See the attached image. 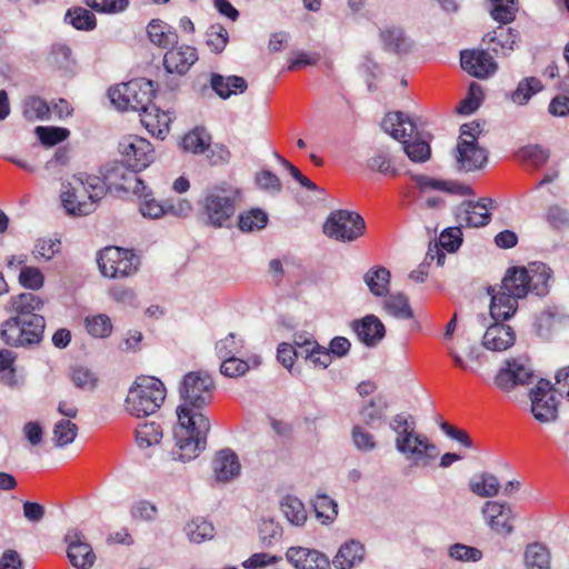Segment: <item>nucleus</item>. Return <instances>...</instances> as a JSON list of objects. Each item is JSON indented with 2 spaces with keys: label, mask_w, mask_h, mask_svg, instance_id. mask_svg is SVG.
<instances>
[{
  "label": "nucleus",
  "mask_w": 569,
  "mask_h": 569,
  "mask_svg": "<svg viewBox=\"0 0 569 569\" xmlns=\"http://www.w3.org/2000/svg\"><path fill=\"white\" fill-rule=\"evenodd\" d=\"M66 19L78 30H92L97 26L94 14L86 8L74 7L67 11Z\"/></svg>",
  "instance_id": "obj_47"
},
{
  "label": "nucleus",
  "mask_w": 569,
  "mask_h": 569,
  "mask_svg": "<svg viewBox=\"0 0 569 569\" xmlns=\"http://www.w3.org/2000/svg\"><path fill=\"white\" fill-rule=\"evenodd\" d=\"M147 33L150 41L160 48L169 50L172 46L178 44L179 36L176 29L159 19L150 21Z\"/></svg>",
  "instance_id": "obj_30"
},
{
  "label": "nucleus",
  "mask_w": 569,
  "mask_h": 569,
  "mask_svg": "<svg viewBox=\"0 0 569 569\" xmlns=\"http://www.w3.org/2000/svg\"><path fill=\"white\" fill-rule=\"evenodd\" d=\"M415 181L420 190H441L453 194L470 196L473 190L468 184H460L455 181L437 180L427 176H416Z\"/></svg>",
  "instance_id": "obj_33"
},
{
  "label": "nucleus",
  "mask_w": 569,
  "mask_h": 569,
  "mask_svg": "<svg viewBox=\"0 0 569 569\" xmlns=\"http://www.w3.org/2000/svg\"><path fill=\"white\" fill-rule=\"evenodd\" d=\"M19 284L24 289L40 290L44 284V276L37 267H22L18 277Z\"/></svg>",
  "instance_id": "obj_56"
},
{
  "label": "nucleus",
  "mask_w": 569,
  "mask_h": 569,
  "mask_svg": "<svg viewBox=\"0 0 569 569\" xmlns=\"http://www.w3.org/2000/svg\"><path fill=\"white\" fill-rule=\"evenodd\" d=\"M108 94L119 110L141 112L154 98L156 89L151 80L136 79L110 88Z\"/></svg>",
  "instance_id": "obj_8"
},
{
  "label": "nucleus",
  "mask_w": 569,
  "mask_h": 569,
  "mask_svg": "<svg viewBox=\"0 0 569 569\" xmlns=\"http://www.w3.org/2000/svg\"><path fill=\"white\" fill-rule=\"evenodd\" d=\"M49 114L50 108L43 99L31 97L24 101L23 116L27 120H44Z\"/></svg>",
  "instance_id": "obj_55"
},
{
  "label": "nucleus",
  "mask_w": 569,
  "mask_h": 569,
  "mask_svg": "<svg viewBox=\"0 0 569 569\" xmlns=\"http://www.w3.org/2000/svg\"><path fill=\"white\" fill-rule=\"evenodd\" d=\"M258 531L261 542L267 547L276 545L282 538L281 526L272 519H262Z\"/></svg>",
  "instance_id": "obj_53"
},
{
  "label": "nucleus",
  "mask_w": 569,
  "mask_h": 569,
  "mask_svg": "<svg viewBox=\"0 0 569 569\" xmlns=\"http://www.w3.org/2000/svg\"><path fill=\"white\" fill-rule=\"evenodd\" d=\"M559 322L560 316L558 313L550 310H545L540 312L536 319V332L540 337H548L556 329Z\"/></svg>",
  "instance_id": "obj_60"
},
{
  "label": "nucleus",
  "mask_w": 569,
  "mask_h": 569,
  "mask_svg": "<svg viewBox=\"0 0 569 569\" xmlns=\"http://www.w3.org/2000/svg\"><path fill=\"white\" fill-rule=\"evenodd\" d=\"M140 121L152 136L164 139L170 130V112L160 110L152 101L140 112Z\"/></svg>",
  "instance_id": "obj_25"
},
{
  "label": "nucleus",
  "mask_w": 569,
  "mask_h": 569,
  "mask_svg": "<svg viewBox=\"0 0 569 569\" xmlns=\"http://www.w3.org/2000/svg\"><path fill=\"white\" fill-rule=\"evenodd\" d=\"M242 190L228 182H220L206 190L200 202V216L206 226L229 228L242 201Z\"/></svg>",
  "instance_id": "obj_3"
},
{
  "label": "nucleus",
  "mask_w": 569,
  "mask_h": 569,
  "mask_svg": "<svg viewBox=\"0 0 569 569\" xmlns=\"http://www.w3.org/2000/svg\"><path fill=\"white\" fill-rule=\"evenodd\" d=\"M380 38L388 51L397 53L407 52L411 47L410 42L405 37V33L400 28H389L382 30Z\"/></svg>",
  "instance_id": "obj_42"
},
{
  "label": "nucleus",
  "mask_w": 569,
  "mask_h": 569,
  "mask_svg": "<svg viewBox=\"0 0 569 569\" xmlns=\"http://www.w3.org/2000/svg\"><path fill=\"white\" fill-rule=\"evenodd\" d=\"M71 380L74 386L80 389H93L98 382L96 375L84 367L73 368L71 371Z\"/></svg>",
  "instance_id": "obj_63"
},
{
  "label": "nucleus",
  "mask_w": 569,
  "mask_h": 569,
  "mask_svg": "<svg viewBox=\"0 0 569 569\" xmlns=\"http://www.w3.org/2000/svg\"><path fill=\"white\" fill-rule=\"evenodd\" d=\"M552 270L543 262H532L526 267L507 269L498 291L488 287L490 295L489 312L493 320L511 319L518 308L519 300L529 293L546 297L550 291Z\"/></svg>",
  "instance_id": "obj_2"
},
{
  "label": "nucleus",
  "mask_w": 569,
  "mask_h": 569,
  "mask_svg": "<svg viewBox=\"0 0 569 569\" xmlns=\"http://www.w3.org/2000/svg\"><path fill=\"white\" fill-rule=\"evenodd\" d=\"M68 542V558L71 565L77 569H90L94 561L96 555L91 546L81 541L80 533L69 532L66 537Z\"/></svg>",
  "instance_id": "obj_24"
},
{
  "label": "nucleus",
  "mask_w": 569,
  "mask_h": 569,
  "mask_svg": "<svg viewBox=\"0 0 569 569\" xmlns=\"http://www.w3.org/2000/svg\"><path fill=\"white\" fill-rule=\"evenodd\" d=\"M461 68L470 76L486 79L497 71V63L486 50H462L460 52Z\"/></svg>",
  "instance_id": "obj_18"
},
{
  "label": "nucleus",
  "mask_w": 569,
  "mask_h": 569,
  "mask_svg": "<svg viewBox=\"0 0 569 569\" xmlns=\"http://www.w3.org/2000/svg\"><path fill=\"white\" fill-rule=\"evenodd\" d=\"M13 315L9 319L36 321L44 318L39 312L44 308V299L32 292L12 296L9 300Z\"/></svg>",
  "instance_id": "obj_21"
},
{
  "label": "nucleus",
  "mask_w": 569,
  "mask_h": 569,
  "mask_svg": "<svg viewBox=\"0 0 569 569\" xmlns=\"http://www.w3.org/2000/svg\"><path fill=\"white\" fill-rule=\"evenodd\" d=\"M525 565L527 569H550V552L539 542L530 543L525 551Z\"/></svg>",
  "instance_id": "obj_36"
},
{
  "label": "nucleus",
  "mask_w": 569,
  "mask_h": 569,
  "mask_svg": "<svg viewBox=\"0 0 569 569\" xmlns=\"http://www.w3.org/2000/svg\"><path fill=\"white\" fill-rule=\"evenodd\" d=\"M281 510L287 520L295 526H302L307 520V511L301 500L287 496L281 502Z\"/></svg>",
  "instance_id": "obj_40"
},
{
  "label": "nucleus",
  "mask_w": 569,
  "mask_h": 569,
  "mask_svg": "<svg viewBox=\"0 0 569 569\" xmlns=\"http://www.w3.org/2000/svg\"><path fill=\"white\" fill-rule=\"evenodd\" d=\"M240 462L230 449L218 451L212 460V469L218 481L227 482L240 473Z\"/></svg>",
  "instance_id": "obj_27"
},
{
  "label": "nucleus",
  "mask_w": 569,
  "mask_h": 569,
  "mask_svg": "<svg viewBox=\"0 0 569 569\" xmlns=\"http://www.w3.org/2000/svg\"><path fill=\"white\" fill-rule=\"evenodd\" d=\"M546 220L553 229L569 226V211L558 204L550 206L546 211Z\"/></svg>",
  "instance_id": "obj_64"
},
{
  "label": "nucleus",
  "mask_w": 569,
  "mask_h": 569,
  "mask_svg": "<svg viewBox=\"0 0 569 569\" xmlns=\"http://www.w3.org/2000/svg\"><path fill=\"white\" fill-rule=\"evenodd\" d=\"M368 168L382 174L393 176L397 173V170L393 168L391 162L390 152L386 149L377 150V152L369 158Z\"/></svg>",
  "instance_id": "obj_57"
},
{
  "label": "nucleus",
  "mask_w": 569,
  "mask_h": 569,
  "mask_svg": "<svg viewBox=\"0 0 569 569\" xmlns=\"http://www.w3.org/2000/svg\"><path fill=\"white\" fill-rule=\"evenodd\" d=\"M542 83L535 77L522 79L511 93V100L517 104H525L537 92L542 90Z\"/></svg>",
  "instance_id": "obj_46"
},
{
  "label": "nucleus",
  "mask_w": 569,
  "mask_h": 569,
  "mask_svg": "<svg viewBox=\"0 0 569 569\" xmlns=\"http://www.w3.org/2000/svg\"><path fill=\"white\" fill-rule=\"evenodd\" d=\"M50 63L57 68H68L72 62V51L64 43H57L51 47L49 54Z\"/></svg>",
  "instance_id": "obj_62"
},
{
  "label": "nucleus",
  "mask_w": 569,
  "mask_h": 569,
  "mask_svg": "<svg viewBox=\"0 0 569 569\" xmlns=\"http://www.w3.org/2000/svg\"><path fill=\"white\" fill-rule=\"evenodd\" d=\"M140 199L139 211L144 218L159 219L166 216V201H158L148 188L136 194Z\"/></svg>",
  "instance_id": "obj_37"
},
{
  "label": "nucleus",
  "mask_w": 569,
  "mask_h": 569,
  "mask_svg": "<svg viewBox=\"0 0 569 569\" xmlns=\"http://www.w3.org/2000/svg\"><path fill=\"white\" fill-rule=\"evenodd\" d=\"M390 271L381 266L370 268L363 276L369 291L376 297H385L389 292Z\"/></svg>",
  "instance_id": "obj_34"
},
{
  "label": "nucleus",
  "mask_w": 569,
  "mask_h": 569,
  "mask_svg": "<svg viewBox=\"0 0 569 569\" xmlns=\"http://www.w3.org/2000/svg\"><path fill=\"white\" fill-rule=\"evenodd\" d=\"M36 134L39 141L46 147H53L62 141H64L70 131L66 128L60 127H37Z\"/></svg>",
  "instance_id": "obj_52"
},
{
  "label": "nucleus",
  "mask_w": 569,
  "mask_h": 569,
  "mask_svg": "<svg viewBox=\"0 0 569 569\" xmlns=\"http://www.w3.org/2000/svg\"><path fill=\"white\" fill-rule=\"evenodd\" d=\"M158 508L148 500H139L130 507V516L137 522H150L157 518Z\"/></svg>",
  "instance_id": "obj_59"
},
{
  "label": "nucleus",
  "mask_w": 569,
  "mask_h": 569,
  "mask_svg": "<svg viewBox=\"0 0 569 569\" xmlns=\"http://www.w3.org/2000/svg\"><path fill=\"white\" fill-rule=\"evenodd\" d=\"M286 558L297 569H331L329 559L313 549L291 547Z\"/></svg>",
  "instance_id": "obj_22"
},
{
  "label": "nucleus",
  "mask_w": 569,
  "mask_h": 569,
  "mask_svg": "<svg viewBox=\"0 0 569 569\" xmlns=\"http://www.w3.org/2000/svg\"><path fill=\"white\" fill-rule=\"evenodd\" d=\"M388 409V401L383 397L371 399L361 410L360 416L365 425L371 427L383 420Z\"/></svg>",
  "instance_id": "obj_41"
},
{
  "label": "nucleus",
  "mask_w": 569,
  "mask_h": 569,
  "mask_svg": "<svg viewBox=\"0 0 569 569\" xmlns=\"http://www.w3.org/2000/svg\"><path fill=\"white\" fill-rule=\"evenodd\" d=\"M363 558V545L359 541L350 540L339 548L332 563L338 569H350L362 562Z\"/></svg>",
  "instance_id": "obj_31"
},
{
  "label": "nucleus",
  "mask_w": 569,
  "mask_h": 569,
  "mask_svg": "<svg viewBox=\"0 0 569 569\" xmlns=\"http://www.w3.org/2000/svg\"><path fill=\"white\" fill-rule=\"evenodd\" d=\"M210 86L212 90L223 100L232 94L243 93L248 89L244 78L239 76L223 77L219 73H211Z\"/></svg>",
  "instance_id": "obj_28"
},
{
  "label": "nucleus",
  "mask_w": 569,
  "mask_h": 569,
  "mask_svg": "<svg viewBox=\"0 0 569 569\" xmlns=\"http://www.w3.org/2000/svg\"><path fill=\"white\" fill-rule=\"evenodd\" d=\"M351 437L353 445L360 451H372L377 447L376 439L372 433L365 430L361 426L356 425L352 428Z\"/></svg>",
  "instance_id": "obj_61"
},
{
  "label": "nucleus",
  "mask_w": 569,
  "mask_h": 569,
  "mask_svg": "<svg viewBox=\"0 0 569 569\" xmlns=\"http://www.w3.org/2000/svg\"><path fill=\"white\" fill-rule=\"evenodd\" d=\"M162 438V429L156 422H144L136 429V441L139 448L146 449L158 445Z\"/></svg>",
  "instance_id": "obj_39"
},
{
  "label": "nucleus",
  "mask_w": 569,
  "mask_h": 569,
  "mask_svg": "<svg viewBox=\"0 0 569 569\" xmlns=\"http://www.w3.org/2000/svg\"><path fill=\"white\" fill-rule=\"evenodd\" d=\"M44 329V318H37L36 321L7 319L1 323L0 338L13 348H32L42 341Z\"/></svg>",
  "instance_id": "obj_9"
},
{
  "label": "nucleus",
  "mask_w": 569,
  "mask_h": 569,
  "mask_svg": "<svg viewBox=\"0 0 569 569\" xmlns=\"http://www.w3.org/2000/svg\"><path fill=\"white\" fill-rule=\"evenodd\" d=\"M385 309L388 313L398 319L413 318V311L409 305V299L403 293L389 296L385 301Z\"/></svg>",
  "instance_id": "obj_45"
},
{
  "label": "nucleus",
  "mask_w": 569,
  "mask_h": 569,
  "mask_svg": "<svg viewBox=\"0 0 569 569\" xmlns=\"http://www.w3.org/2000/svg\"><path fill=\"white\" fill-rule=\"evenodd\" d=\"M214 382L206 371L188 372L179 386L183 401L177 408L178 428L174 431L177 455L181 461H190L204 450L210 431V420L200 409L212 400Z\"/></svg>",
  "instance_id": "obj_1"
},
{
  "label": "nucleus",
  "mask_w": 569,
  "mask_h": 569,
  "mask_svg": "<svg viewBox=\"0 0 569 569\" xmlns=\"http://www.w3.org/2000/svg\"><path fill=\"white\" fill-rule=\"evenodd\" d=\"M186 532L192 542L200 543L213 537L214 528L211 522L196 518L187 523Z\"/></svg>",
  "instance_id": "obj_48"
},
{
  "label": "nucleus",
  "mask_w": 569,
  "mask_h": 569,
  "mask_svg": "<svg viewBox=\"0 0 569 569\" xmlns=\"http://www.w3.org/2000/svg\"><path fill=\"white\" fill-rule=\"evenodd\" d=\"M166 399V388L163 383L150 376L137 378L133 386L129 389L126 398L127 411L136 416L147 417L154 413Z\"/></svg>",
  "instance_id": "obj_7"
},
{
  "label": "nucleus",
  "mask_w": 569,
  "mask_h": 569,
  "mask_svg": "<svg viewBox=\"0 0 569 569\" xmlns=\"http://www.w3.org/2000/svg\"><path fill=\"white\" fill-rule=\"evenodd\" d=\"M103 196L104 187L101 177L79 173L63 186L61 201L70 214L86 216L94 211Z\"/></svg>",
  "instance_id": "obj_4"
},
{
  "label": "nucleus",
  "mask_w": 569,
  "mask_h": 569,
  "mask_svg": "<svg viewBox=\"0 0 569 569\" xmlns=\"http://www.w3.org/2000/svg\"><path fill=\"white\" fill-rule=\"evenodd\" d=\"M390 428L397 433L396 448L402 455L412 456L417 463L427 466L438 457L439 450L429 439L415 432L411 416L398 413L392 418Z\"/></svg>",
  "instance_id": "obj_6"
},
{
  "label": "nucleus",
  "mask_w": 569,
  "mask_h": 569,
  "mask_svg": "<svg viewBox=\"0 0 569 569\" xmlns=\"http://www.w3.org/2000/svg\"><path fill=\"white\" fill-rule=\"evenodd\" d=\"M268 220V214L262 209L252 208L239 214L238 227L243 232H252L263 229Z\"/></svg>",
  "instance_id": "obj_38"
},
{
  "label": "nucleus",
  "mask_w": 569,
  "mask_h": 569,
  "mask_svg": "<svg viewBox=\"0 0 569 569\" xmlns=\"http://www.w3.org/2000/svg\"><path fill=\"white\" fill-rule=\"evenodd\" d=\"M84 325L88 333L94 338L109 337L113 328L111 319L104 313L87 317Z\"/></svg>",
  "instance_id": "obj_49"
},
{
  "label": "nucleus",
  "mask_w": 569,
  "mask_h": 569,
  "mask_svg": "<svg viewBox=\"0 0 569 569\" xmlns=\"http://www.w3.org/2000/svg\"><path fill=\"white\" fill-rule=\"evenodd\" d=\"M198 61V51L189 44H174L163 56V67L168 73L186 74Z\"/></svg>",
  "instance_id": "obj_19"
},
{
  "label": "nucleus",
  "mask_w": 569,
  "mask_h": 569,
  "mask_svg": "<svg viewBox=\"0 0 569 569\" xmlns=\"http://www.w3.org/2000/svg\"><path fill=\"white\" fill-rule=\"evenodd\" d=\"M469 489L478 497L492 498L498 495L500 482L495 475L482 472L470 479Z\"/></svg>",
  "instance_id": "obj_35"
},
{
  "label": "nucleus",
  "mask_w": 569,
  "mask_h": 569,
  "mask_svg": "<svg viewBox=\"0 0 569 569\" xmlns=\"http://www.w3.org/2000/svg\"><path fill=\"white\" fill-rule=\"evenodd\" d=\"M84 2L90 9L107 14L123 12L129 7V0H84Z\"/></svg>",
  "instance_id": "obj_58"
},
{
  "label": "nucleus",
  "mask_w": 569,
  "mask_h": 569,
  "mask_svg": "<svg viewBox=\"0 0 569 569\" xmlns=\"http://www.w3.org/2000/svg\"><path fill=\"white\" fill-rule=\"evenodd\" d=\"M100 272L108 278H124L137 272L139 258L128 249L106 247L97 257Z\"/></svg>",
  "instance_id": "obj_11"
},
{
  "label": "nucleus",
  "mask_w": 569,
  "mask_h": 569,
  "mask_svg": "<svg viewBox=\"0 0 569 569\" xmlns=\"http://www.w3.org/2000/svg\"><path fill=\"white\" fill-rule=\"evenodd\" d=\"M206 36V43L214 53L222 52L229 41L227 29L219 23L210 26Z\"/></svg>",
  "instance_id": "obj_54"
},
{
  "label": "nucleus",
  "mask_w": 569,
  "mask_h": 569,
  "mask_svg": "<svg viewBox=\"0 0 569 569\" xmlns=\"http://www.w3.org/2000/svg\"><path fill=\"white\" fill-rule=\"evenodd\" d=\"M535 370L526 358H510L506 360L496 375L495 385L503 392H510L519 386H528L536 380Z\"/></svg>",
  "instance_id": "obj_13"
},
{
  "label": "nucleus",
  "mask_w": 569,
  "mask_h": 569,
  "mask_svg": "<svg viewBox=\"0 0 569 569\" xmlns=\"http://www.w3.org/2000/svg\"><path fill=\"white\" fill-rule=\"evenodd\" d=\"M52 433L54 446L62 448L74 441L78 426L69 419H61L54 425Z\"/></svg>",
  "instance_id": "obj_44"
},
{
  "label": "nucleus",
  "mask_w": 569,
  "mask_h": 569,
  "mask_svg": "<svg viewBox=\"0 0 569 569\" xmlns=\"http://www.w3.org/2000/svg\"><path fill=\"white\" fill-rule=\"evenodd\" d=\"M295 343L300 349L305 359L313 368L326 369L332 362V358L328 349L320 346L317 341L306 339L303 342L296 340Z\"/></svg>",
  "instance_id": "obj_32"
},
{
  "label": "nucleus",
  "mask_w": 569,
  "mask_h": 569,
  "mask_svg": "<svg viewBox=\"0 0 569 569\" xmlns=\"http://www.w3.org/2000/svg\"><path fill=\"white\" fill-rule=\"evenodd\" d=\"M486 38L493 44L491 50L497 56L507 57L515 50L518 32L510 27L500 26L487 33Z\"/></svg>",
  "instance_id": "obj_29"
},
{
  "label": "nucleus",
  "mask_w": 569,
  "mask_h": 569,
  "mask_svg": "<svg viewBox=\"0 0 569 569\" xmlns=\"http://www.w3.org/2000/svg\"><path fill=\"white\" fill-rule=\"evenodd\" d=\"M455 158L458 170L472 172L485 167L488 161V152L472 141H458Z\"/></svg>",
  "instance_id": "obj_20"
},
{
  "label": "nucleus",
  "mask_w": 569,
  "mask_h": 569,
  "mask_svg": "<svg viewBox=\"0 0 569 569\" xmlns=\"http://www.w3.org/2000/svg\"><path fill=\"white\" fill-rule=\"evenodd\" d=\"M139 170H133L124 162H116L106 168L101 178L104 193L109 192H132L134 196L147 189L146 183L138 177Z\"/></svg>",
  "instance_id": "obj_12"
},
{
  "label": "nucleus",
  "mask_w": 569,
  "mask_h": 569,
  "mask_svg": "<svg viewBox=\"0 0 569 569\" xmlns=\"http://www.w3.org/2000/svg\"><path fill=\"white\" fill-rule=\"evenodd\" d=\"M492 208L493 200L490 198L463 201L455 211L456 221L461 228L485 227L490 222Z\"/></svg>",
  "instance_id": "obj_16"
},
{
  "label": "nucleus",
  "mask_w": 569,
  "mask_h": 569,
  "mask_svg": "<svg viewBox=\"0 0 569 569\" xmlns=\"http://www.w3.org/2000/svg\"><path fill=\"white\" fill-rule=\"evenodd\" d=\"M352 328L359 340L369 347L376 346L386 335L383 323L375 315L353 321Z\"/></svg>",
  "instance_id": "obj_26"
},
{
  "label": "nucleus",
  "mask_w": 569,
  "mask_h": 569,
  "mask_svg": "<svg viewBox=\"0 0 569 569\" xmlns=\"http://www.w3.org/2000/svg\"><path fill=\"white\" fill-rule=\"evenodd\" d=\"M323 233L330 239L341 242H352L366 232V222L360 213L338 209L328 216L323 223Z\"/></svg>",
  "instance_id": "obj_10"
},
{
  "label": "nucleus",
  "mask_w": 569,
  "mask_h": 569,
  "mask_svg": "<svg viewBox=\"0 0 569 569\" xmlns=\"http://www.w3.org/2000/svg\"><path fill=\"white\" fill-rule=\"evenodd\" d=\"M482 515L487 525L497 535L507 537L513 531V512L508 503L487 501L482 507Z\"/></svg>",
  "instance_id": "obj_17"
},
{
  "label": "nucleus",
  "mask_w": 569,
  "mask_h": 569,
  "mask_svg": "<svg viewBox=\"0 0 569 569\" xmlns=\"http://www.w3.org/2000/svg\"><path fill=\"white\" fill-rule=\"evenodd\" d=\"M316 517L322 523L332 521L338 515V506L333 499L327 495H318L313 500Z\"/></svg>",
  "instance_id": "obj_50"
},
{
  "label": "nucleus",
  "mask_w": 569,
  "mask_h": 569,
  "mask_svg": "<svg viewBox=\"0 0 569 569\" xmlns=\"http://www.w3.org/2000/svg\"><path fill=\"white\" fill-rule=\"evenodd\" d=\"M122 162L133 170H143L154 160L153 146L146 138L137 134L123 137L119 142Z\"/></svg>",
  "instance_id": "obj_15"
},
{
  "label": "nucleus",
  "mask_w": 569,
  "mask_h": 569,
  "mask_svg": "<svg viewBox=\"0 0 569 569\" xmlns=\"http://www.w3.org/2000/svg\"><path fill=\"white\" fill-rule=\"evenodd\" d=\"M553 392V386L546 379H539L529 392L531 413L540 423H548L558 418V401Z\"/></svg>",
  "instance_id": "obj_14"
},
{
  "label": "nucleus",
  "mask_w": 569,
  "mask_h": 569,
  "mask_svg": "<svg viewBox=\"0 0 569 569\" xmlns=\"http://www.w3.org/2000/svg\"><path fill=\"white\" fill-rule=\"evenodd\" d=\"M505 320H495L483 335L482 345L492 351H505L513 346L516 335L512 327L505 325Z\"/></svg>",
  "instance_id": "obj_23"
},
{
  "label": "nucleus",
  "mask_w": 569,
  "mask_h": 569,
  "mask_svg": "<svg viewBox=\"0 0 569 569\" xmlns=\"http://www.w3.org/2000/svg\"><path fill=\"white\" fill-rule=\"evenodd\" d=\"M490 16L493 20L507 24L515 20L518 11L517 0H490Z\"/></svg>",
  "instance_id": "obj_43"
},
{
  "label": "nucleus",
  "mask_w": 569,
  "mask_h": 569,
  "mask_svg": "<svg viewBox=\"0 0 569 569\" xmlns=\"http://www.w3.org/2000/svg\"><path fill=\"white\" fill-rule=\"evenodd\" d=\"M381 128L393 139L400 141L407 157L413 162H426L431 156L428 141L420 138L416 123L401 111L388 112Z\"/></svg>",
  "instance_id": "obj_5"
},
{
  "label": "nucleus",
  "mask_w": 569,
  "mask_h": 569,
  "mask_svg": "<svg viewBox=\"0 0 569 569\" xmlns=\"http://www.w3.org/2000/svg\"><path fill=\"white\" fill-rule=\"evenodd\" d=\"M482 96L481 86L471 82L466 98L456 108L457 113L468 116L475 112L480 107Z\"/></svg>",
  "instance_id": "obj_51"
}]
</instances>
